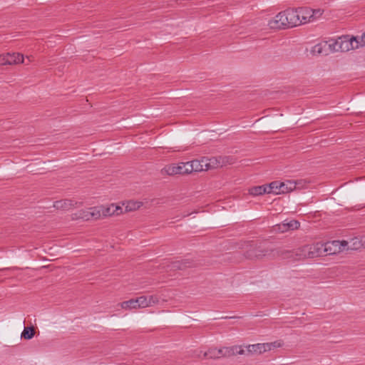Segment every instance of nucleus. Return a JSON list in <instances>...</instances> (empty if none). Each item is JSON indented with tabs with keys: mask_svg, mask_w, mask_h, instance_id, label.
Returning <instances> with one entry per match:
<instances>
[{
	"mask_svg": "<svg viewBox=\"0 0 365 365\" xmlns=\"http://www.w3.org/2000/svg\"><path fill=\"white\" fill-rule=\"evenodd\" d=\"M297 187V182L295 181L287 180L282 182L279 187H281V194L287 193L295 190Z\"/></svg>",
	"mask_w": 365,
	"mask_h": 365,
	"instance_id": "nucleus-12",
	"label": "nucleus"
},
{
	"mask_svg": "<svg viewBox=\"0 0 365 365\" xmlns=\"http://www.w3.org/2000/svg\"><path fill=\"white\" fill-rule=\"evenodd\" d=\"M35 334L34 328L33 327H25L24 331L21 333V338L24 339H31L34 337Z\"/></svg>",
	"mask_w": 365,
	"mask_h": 365,
	"instance_id": "nucleus-19",
	"label": "nucleus"
},
{
	"mask_svg": "<svg viewBox=\"0 0 365 365\" xmlns=\"http://www.w3.org/2000/svg\"><path fill=\"white\" fill-rule=\"evenodd\" d=\"M244 350L245 351V354L244 355L252 354H260L263 353L261 344L249 345L246 346V349H244Z\"/></svg>",
	"mask_w": 365,
	"mask_h": 365,
	"instance_id": "nucleus-14",
	"label": "nucleus"
},
{
	"mask_svg": "<svg viewBox=\"0 0 365 365\" xmlns=\"http://www.w3.org/2000/svg\"><path fill=\"white\" fill-rule=\"evenodd\" d=\"M158 302H159V299L157 296H155V295L146 296V302L148 304V307L153 306L155 304H158Z\"/></svg>",
	"mask_w": 365,
	"mask_h": 365,
	"instance_id": "nucleus-23",
	"label": "nucleus"
},
{
	"mask_svg": "<svg viewBox=\"0 0 365 365\" xmlns=\"http://www.w3.org/2000/svg\"><path fill=\"white\" fill-rule=\"evenodd\" d=\"M192 172H200L204 170H207L211 168L209 163L204 159L201 160H192Z\"/></svg>",
	"mask_w": 365,
	"mask_h": 365,
	"instance_id": "nucleus-10",
	"label": "nucleus"
},
{
	"mask_svg": "<svg viewBox=\"0 0 365 365\" xmlns=\"http://www.w3.org/2000/svg\"><path fill=\"white\" fill-rule=\"evenodd\" d=\"M245 351L242 346H232L230 347L211 348L205 353V356L210 359H220L230 357L236 354H245Z\"/></svg>",
	"mask_w": 365,
	"mask_h": 365,
	"instance_id": "nucleus-2",
	"label": "nucleus"
},
{
	"mask_svg": "<svg viewBox=\"0 0 365 365\" xmlns=\"http://www.w3.org/2000/svg\"><path fill=\"white\" fill-rule=\"evenodd\" d=\"M355 38L357 39L358 42L361 44L359 46V48L363 47L365 46V34L363 36H361L360 38H359L357 37H355Z\"/></svg>",
	"mask_w": 365,
	"mask_h": 365,
	"instance_id": "nucleus-29",
	"label": "nucleus"
},
{
	"mask_svg": "<svg viewBox=\"0 0 365 365\" xmlns=\"http://www.w3.org/2000/svg\"><path fill=\"white\" fill-rule=\"evenodd\" d=\"M348 245L346 240H333L326 243H317L320 256L331 255L343 252Z\"/></svg>",
	"mask_w": 365,
	"mask_h": 365,
	"instance_id": "nucleus-3",
	"label": "nucleus"
},
{
	"mask_svg": "<svg viewBox=\"0 0 365 365\" xmlns=\"http://www.w3.org/2000/svg\"><path fill=\"white\" fill-rule=\"evenodd\" d=\"M282 344L283 343L281 341H276L274 342H271L272 349H273L274 348L281 347L282 346Z\"/></svg>",
	"mask_w": 365,
	"mask_h": 365,
	"instance_id": "nucleus-30",
	"label": "nucleus"
},
{
	"mask_svg": "<svg viewBox=\"0 0 365 365\" xmlns=\"http://www.w3.org/2000/svg\"><path fill=\"white\" fill-rule=\"evenodd\" d=\"M361 44L355 37L344 41H333L323 42L315 45L312 48L314 54L328 55L329 52L345 51L358 48Z\"/></svg>",
	"mask_w": 365,
	"mask_h": 365,
	"instance_id": "nucleus-1",
	"label": "nucleus"
},
{
	"mask_svg": "<svg viewBox=\"0 0 365 365\" xmlns=\"http://www.w3.org/2000/svg\"><path fill=\"white\" fill-rule=\"evenodd\" d=\"M300 226V223L297 220H290L287 221L284 220L282 225H279V229L282 230V232H285L287 230H297Z\"/></svg>",
	"mask_w": 365,
	"mask_h": 365,
	"instance_id": "nucleus-11",
	"label": "nucleus"
},
{
	"mask_svg": "<svg viewBox=\"0 0 365 365\" xmlns=\"http://www.w3.org/2000/svg\"><path fill=\"white\" fill-rule=\"evenodd\" d=\"M6 65L17 64L19 63H25L23 55L19 53H8L6 54Z\"/></svg>",
	"mask_w": 365,
	"mask_h": 365,
	"instance_id": "nucleus-9",
	"label": "nucleus"
},
{
	"mask_svg": "<svg viewBox=\"0 0 365 365\" xmlns=\"http://www.w3.org/2000/svg\"><path fill=\"white\" fill-rule=\"evenodd\" d=\"M297 10L299 16V21H302V24L312 22V15H313V9L306 7L299 8Z\"/></svg>",
	"mask_w": 365,
	"mask_h": 365,
	"instance_id": "nucleus-8",
	"label": "nucleus"
},
{
	"mask_svg": "<svg viewBox=\"0 0 365 365\" xmlns=\"http://www.w3.org/2000/svg\"><path fill=\"white\" fill-rule=\"evenodd\" d=\"M184 163H180L177 165L178 175H185L186 174L185 167L183 166Z\"/></svg>",
	"mask_w": 365,
	"mask_h": 365,
	"instance_id": "nucleus-27",
	"label": "nucleus"
},
{
	"mask_svg": "<svg viewBox=\"0 0 365 365\" xmlns=\"http://www.w3.org/2000/svg\"><path fill=\"white\" fill-rule=\"evenodd\" d=\"M28 62H31V60L30 59V57H27Z\"/></svg>",
	"mask_w": 365,
	"mask_h": 365,
	"instance_id": "nucleus-33",
	"label": "nucleus"
},
{
	"mask_svg": "<svg viewBox=\"0 0 365 365\" xmlns=\"http://www.w3.org/2000/svg\"><path fill=\"white\" fill-rule=\"evenodd\" d=\"M279 182L277 181H273L270 182L269 184H266L267 187V194H274V195H279L281 194V187H279L280 185Z\"/></svg>",
	"mask_w": 365,
	"mask_h": 365,
	"instance_id": "nucleus-13",
	"label": "nucleus"
},
{
	"mask_svg": "<svg viewBox=\"0 0 365 365\" xmlns=\"http://www.w3.org/2000/svg\"><path fill=\"white\" fill-rule=\"evenodd\" d=\"M177 165L173 164L165 167L163 170L169 175H178Z\"/></svg>",
	"mask_w": 365,
	"mask_h": 365,
	"instance_id": "nucleus-22",
	"label": "nucleus"
},
{
	"mask_svg": "<svg viewBox=\"0 0 365 365\" xmlns=\"http://www.w3.org/2000/svg\"><path fill=\"white\" fill-rule=\"evenodd\" d=\"M261 344H262L263 353L272 349L271 343H263Z\"/></svg>",
	"mask_w": 365,
	"mask_h": 365,
	"instance_id": "nucleus-28",
	"label": "nucleus"
},
{
	"mask_svg": "<svg viewBox=\"0 0 365 365\" xmlns=\"http://www.w3.org/2000/svg\"><path fill=\"white\" fill-rule=\"evenodd\" d=\"M277 19H279L281 25H283L284 29L289 27L288 24L287 17H286L285 11L279 13L277 15Z\"/></svg>",
	"mask_w": 365,
	"mask_h": 365,
	"instance_id": "nucleus-21",
	"label": "nucleus"
},
{
	"mask_svg": "<svg viewBox=\"0 0 365 365\" xmlns=\"http://www.w3.org/2000/svg\"><path fill=\"white\" fill-rule=\"evenodd\" d=\"M262 256H265V254H264L262 251H259V250H255L254 254H252V253L248 254L249 257L259 258V257H262Z\"/></svg>",
	"mask_w": 365,
	"mask_h": 365,
	"instance_id": "nucleus-26",
	"label": "nucleus"
},
{
	"mask_svg": "<svg viewBox=\"0 0 365 365\" xmlns=\"http://www.w3.org/2000/svg\"><path fill=\"white\" fill-rule=\"evenodd\" d=\"M123 309H141L148 307L146 296H140L135 299H131L119 304Z\"/></svg>",
	"mask_w": 365,
	"mask_h": 365,
	"instance_id": "nucleus-4",
	"label": "nucleus"
},
{
	"mask_svg": "<svg viewBox=\"0 0 365 365\" xmlns=\"http://www.w3.org/2000/svg\"><path fill=\"white\" fill-rule=\"evenodd\" d=\"M183 166L185 167L186 174H190V173H192V167L191 161L184 163Z\"/></svg>",
	"mask_w": 365,
	"mask_h": 365,
	"instance_id": "nucleus-25",
	"label": "nucleus"
},
{
	"mask_svg": "<svg viewBox=\"0 0 365 365\" xmlns=\"http://www.w3.org/2000/svg\"><path fill=\"white\" fill-rule=\"evenodd\" d=\"M285 14L286 17H287L289 27H294L302 24V21H299V16L297 9H287L285 10Z\"/></svg>",
	"mask_w": 365,
	"mask_h": 365,
	"instance_id": "nucleus-7",
	"label": "nucleus"
},
{
	"mask_svg": "<svg viewBox=\"0 0 365 365\" xmlns=\"http://www.w3.org/2000/svg\"><path fill=\"white\" fill-rule=\"evenodd\" d=\"M101 217L115 215L114 210V204H111L108 207L101 206Z\"/></svg>",
	"mask_w": 365,
	"mask_h": 365,
	"instance_id": "nucleus-17",
	"label": "nucleus"
},
{
	"mask_svg": "<svg viewBox=\"0 0 365 365\" xmlns=\"http://www.w3.org/2000/svg\"><path fill=\"white\" fill-rule=\"evenodd\" d=\"M78 217L86 221L100 219L101 217V206L89 207L87 210H81L79 212Z\"/></svg>",
	"mask_w": 365,
	"mask_h": 365,
	"instance_id": "nucleus-6",
	"label": "nucleus"
},
{
	"mask_svg": "<svg viewBox=\"0 0 365 365\" xmlns=\"http://www.w3.org/2000/svg\"><path fill=\"white\" fill-rule=\"evenodd\" d=\"M143 205L141 202L138 201H128L125 207L126 212H131L139 209Z\"/></svg>",
	"mask_w": 365,
	"mask_h": 365,
	"instance_id": "nucleus-18",
	"label": "nucleus"
},
{
	"mask_svg": "<svg viewBox=\"0 0 365 365\" xmlns=\"http://www.w3.org/2000/svg\"><path fill=\"white\" fill-rule=\"evenodd\" d=\"M323 12L324 11L320 9H313V15H312V22L319 19L322 16Z\"/></svg>",
	"mask_w": 365,
	"mask_h": 365,
	"instance_id": "nucleus-24",
	"label": "nucleus"
},
{
	"mask_svg": "<svg viewBox=\"0 0 365 365\" xmlns=\"http://www.w3.org/2000/svg\"><path fill=\"white\" fill-rule=\"evenodd\" d=\"M266 184L262 185L254 186L249 189V193L252 196H259L267 193Z\"/></svg>",
	"mask_w": 365,
	"mask_h": 365,
	"instance_id": "nucleus-15",
	"label": "nucleus"
},
{
	"mask_svg": "<svg viewBox=\"0 0 365 365\" xmlns=\"http://www.w3.org/2000/svg\"><path fill=\"white\" fill-rule=\"evenodd\" d=\"M0 65H6V54L0 55Z\"/></svg>",
	"mask_w": 365,
	"mask_h": 365,
	"instance_id": "nucleus-32",
	"label": "nucleus"
},
{
	"mask_svg": "<svg viewBox=\"0 0 365 365\" xmlns=\"http://www.w3.org/2000/svg\"><path fill=\"white\" fill-rule=\"evenodd\" d=\"M297 255L299 256L301 258H314L320 257L317 243L302 247L297 250Z\"/></svg>",
	"mask_w": 365,
	"mask_h": 365,
	"instance_id": "nucleus-5",
	"label": "nucleus"
},
{
	"mask_svg": "<svg viewBox=\"0 0 365 365\" xmlns=\"http://www.w3.org/2000/svg\"><path fill=\"white\" fill-rule=\"evenodd\" d=\"M114 210L115 215H118L122 213L123 208L120 206L115 205H114Z\"/></svg>",
	"mask_w": 365,
	"mask_h": 365,
	"instance_id": "nucleus-31",
	"label": "nucleus"
},
{
	"mask_svg": "<svg viewBox=\"0 0 365 365\" xmlns=\"http://www.w3.org/2000/svg\"><path fill=\"white\" fill-rule=\"evenodd\" d=\"M268 26L272 29H284L283 25H281L279 19H277V15L268 21Z\"/></svg>",
	"mask_w": 365,
	"mask_h": 365,
	"instance_id": "nucleus-20",
	"label": "nucleus"
},
{
	"mask_svg": "<svg viewBox=\"0 0 365 365\" xmlns=\"http://www.w3.org/2000/svg\"><path fill=\"white\" fill-rule=\"evenodd\" d=\"M72 201L70 200H63L55 202L53 207L56 209L68 210L72 207Z\"/></svg>",
	"mask_w": 365,
	"mask_h": 365,
	"instance_id": "nucleus-16",
	"label": "nucleus"
}]
</instances>
